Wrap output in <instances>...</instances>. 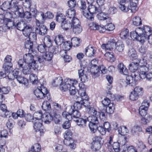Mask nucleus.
<instances>
[{
	"label": "nucleus",
	"mask_w": 152,
	"mask_h": 152,
	"mask_svg": "<svg viewBox=\"0 0 152 152\" xmlns=\"http://www.w3.org/2000/svg\"><path fill=\"white\" fill-rule=\"evenodd\" d=\"M19 67L25 75L30 74L31 70L37 68L36 61L33 54L29 52L23 56V60L20 59L18 62Z\"/></svg>",
	"instance_id": "obj_1"
},
{
	"label": "nucleus",
	"mask_w": 152,
	"mask_h": 152,
	"mask_svg": "<svg viewBox=\"0 0 152 152\" xmlns=\"http://www.w3.org/2000/svg\"><path fill=\"white\" fill-rule=\"evenodd\" d=\"M151 31V27L148 26H144L142 28L138 27L135 29V31L130 33V37L133 40H137L143 43L147 40L148 35L147 31Z\"/></svg>",
	"instance_id": "obj_2"
},
{
	"label": "nucleus",
	"mask_w": 152,
	"mask_h": 152,
	"mask_svg": "<svg viewBox=\"0 0 152 152\" xmlns=\"http://www.w3.org/2000/svg\"><path fill=\"white\" fill-rule=\"evenodd\" d=\"M146 73H143L139 72V75H136L135 73H133L131 76H128L126 77V81L123 80L122 82L123 83V85L126 86L129 85L131 86H133L135 84L136 82L140 78L144 79L146 77Z\"/></svg>",
	"instance_id": "obj_3"
},
{
	"label": "nucleus",
	"mask_w": 152,
	"mask_h": 152,
	"mask_svg": "<svg viewBox=\"0 0 152 152\" xmlns=\"http://www.w3.org/2000/svg\"><path fill=\"white\" fill-rule=\"evenodd\" d=\"M137 0H130L124 4L119 5L120 10L124 12H126L130 10L132 12H135L138 9L137 3Z\"/></svg>",
	"instance_id": "obj_4"
},
{
	"label": "nucleus",
	"mask_w": 152,
	"mask_h": 152,
	"mask_svg": "<svg viewBox=\"0 0 152 152\" xmlns=\"http://www.w3.org/2000/svg\"><path fill=\"white\" fill-rule=\"evenodd\" d=\"M101 11V8H97L94 5L91 4L88 7L87 10L83 11V14L85 17L88 20L93 21L94 19L93 14L96 13Z\"/></svg>",
	"instance_id": "obj_5"
},
{
	"label": "nucleus",
	"mask_w": 152,
	"mask_h": 152,
	"mask_svg": "<svg viewBox=\"0 0 152 152\" xmlns=\"http://www.w3.org/2000/svg\"><path fill=\"white\" fill-rule=\"evenodd\" d=\"M98 116H90L87 118V121H89L88 126L91 131L95 133L97 130V125L99 124Z\"/></svg>",
	"instance_id": "obj_6"
},
{
	"label": "nucleus",
	"mask_w": 152,
	"mask_h": 152,
	"mask_svg": "<svg viewBox=\"0 0 152 152\" xmlns=\"http://www.w3.org/2000/svg\"><path fill=\"white\" fill-rule=\"evenodd\" d=\"M48 51L46 52L44 55V57L45 61H50L53 57L54 54H56L59 51V49L58 46L56 47L51 46L49 47Z\"/></svg>",
	"instance_id": "obj_7"
},
{
	"label": "nucleus",
	"mask_w": 152,
	"mask_h": 152,
	"mask_svg": "<svg viewBox=\"0 0 152 152\" xmlns=\"http://www.w3.org/2000/svg\"><path fill=\"white\" fill-rule=\"evenodd\" d=\"M78 81L75 79H71L69 78L66 79L64 80V82L60 84V89L64 91H67L71 86V85L73 84H76Z\"/></svg>",
	"instance_id": "obj_8"
},
{
	"label": "nucleus",
	"mask_w": 152,
	"mask_h": 152,
	"mask_svg": "<svg viewBox=\"0 0 152 152\" xmlns=\"http://www.w3.org/2000/svg\"><path fill=\"white\" fill-rule=\"evenodd\" d=\"M12 4L11 5L10 10L11 12H15V14L18 17H22L23 15L22 14L23 9L20 6H18V3H16L15 0H12Z\"/></svg>",
	"instance_id": "obj_9"
},
{
	"label": "nucleus",
	"mask_w": 152,
	"mask_h": 152,
	"mask_svg": "<svg viewBox=\"0 0 152 152\" xmlns=\"http://www.w3.org/2000/svg\"><path fill=\"white\" fill-rule=\"evenodd\" d=\"M39 88L36 89L34 91V93L37 97L39 99H42L45 97V94L47 92V89L45 88L43 85L41 87H39Z\"/></svg>",
	"instance_id": "obj_10"
},
{
	"label": "nucleus",
	"mask_w": 152,
	"mask_h": 152,
	"mask_svg": "<svg viewBox=\"0 0 152 152\" xmlns=\"http://www.w3.org/2000/svg\"><path fill=\"white\" fill-rule=\"evenodd\" d=\"M79 90L78 94L80 95V97L78 96V98L81 99L82 101H87L88 99V97L86 93V88L84 85L81 84L79 85Z\"/></svg>",
	"instance_id": "obj_11"
},
{
	"label": "nucleus",
	"mask_w": 152,
	"mask_h": 152,
	"mask_svg": "<svg viewBox=\"0 0 152 152\" xmlns=\"http://www.w3.org/2000/svg\"><path fill=\"white\" fill-rule=\"evenodd\" d=\"M66 111L62 113V115L63 117L68 120H71L72 118L71 114L72 113L75 109L73 108L71 105H68L66 108Z\"/></svg>",
	"instance_id": "obj_12"
},
{
	"label": "nucleus",
	"mask_w": 152,
	"mask_h": 152,
	"mask_svg": "<svg viewBox=\"0 0 152 152\" xmlns=\"http://www.w3.org/2000/svg\"><path fill=\"white\" fill-rule=\"evenodd\" d=\"M42 122L41 120H36L33 126L35 131L37 132H39L41 134L43 133V127L42 126Z\"/></svg>",
	"instance_id": "obj_13"
},
{
	"label": "nucleus",
	"mask_w": 152,
	"mask_h": 152,
	"mask_svg": "<svg viewBox=\"0 0 152 152\" xmlns=\"http://www.w3.org/2000/svg\"><path fill=\"white\" fill-rule=\"evenodd\" d=\"M85 54L86 56L89 57L95 56L97 49L96 48L91 45H89L85 48Z\"/></svg>",
	"instance_id": "obj_14"
},
{
	"label": "nucleus",
	"mask_w": 152,
	"mask_h": 152,
	"mask_svg": "<svg viewBox=\"0 0 152 152\" xmlns=\"http://www.w3.org/2000/svg\"><path fill=\"white\" fill-rule=\"evenodd\" d=\"M48 29L46 27L43 25H39L35 29L36 32L42 36L45 35L47 33Z\"/></svg>",
	"instance_id": "obj_15"
},
{
	"label": "nucleus",
	"mask_w": 152,
	"mask_h": 152,
	"mask_svg": "<svg viewBox=\"0 0 152 152\" xmlns=\"http://www.w3.org/2000/svg\"><path fill=\"white\" fill-rule=\"evenodd\" d=\"M96 15L97 18L100 20H107V21H109L111 22L112 20L110 18L108 17L107 14L104 12H102L101 9V11L99 12H98Z\"/></svg>",
	"instance_id": "obj_16"
},
{
	"label": "nucleus",
	"mask_w": 152,
	"mask_h": 152,
	"mask_svg": "<svg viewBox=\"0 0 152 152\" xmlns=\"http://www.w3.org/2000/svg\"><path fill=\"white\" fill-rule=\"evenodd\" d=\"M132 134L135 136H140L142 133V129L138 126H134L131 130Z\"/></svg>",
	"instance_id": "obj_17"
},
{
	"label": "nucleus",
	"mask_w": 152,
	"mask_h": 152,
	"mask_svg": "<svg viewBox=\"0 0 152 152\" xmlns=\"http://www.w3.org/2000/svg\"><path fill=\"white\" fill-rule=\"evenodd\" d=\"M140 59H137L136 62H133L129 64V69L131 72H134L138 68L139 63L140 62Z\"/></svg>",
	"instance_id": "obj_18"
},
{
	"label": "nucleus",
	"mask_w": 152,
	"mask_h": 152,
	"mask_svg": "<svg viewBox=\"0 0 152 152\" xmlns=\"http://www.w3.org/2000/svg\"><path fill=\"white\" fill-rule=\"evenodd\" d=\"M115 45V42L112 41L108 42L106 44H103L101 46V47L103 49L112 51L113 49V47Z\"/></svg>",
	"instance_id": "obj_19"
},
{
	"label": "nucleus",
	"mask_w": 152,
	"mask_h": 152,
	"mask_svg": "<svg viewBox=\"0 0 152 152\" xmlns=\"http://www.w3.org/2000/svg\"><path fill=\"white\" fill-rule=\"evenodd\" d=\"M32 28L31 26L26 25L23 31V35L26 37H28L30 39V34L32 32Z\"/></svg>",
	"instance_id": "obj_20"
},
{
	"label": "nucleus",
	"mask_w": 152,
	"mask_h": 152,
	"mask_svg": "<svg viewBox=\"0 0 152 152\" xmlns=\"http://www.w3.org/2000/svg\"><path fill=\"white\" fill-rule=\"evenodd\" d=\"M74 121H75L77 125L80 127H85L87 121L86 119H84L80 118H75V119L74 120Z\"/></svg>",
	"instance_id": "obj_21"
},
{
	"label": "nucleus",
	"mask_w": 152,
	"mask_h": 152,
	"mask_svg": "<svg viewBox=\"0 0 152 152\" xmlns=\"http://www.w3.org/2000/svg\"><path fill=\"white\" fill-rule=\"evenodd\" d=\"M54 115V114L53 113L52 111H51L48 115L44 114V116H45V117L44 118L43 120L42 121H44V122L45 124H49L51 121L53 120V117Z\"/></svg>",
	"instance_id": "obj_22"
},
{
	"label": "nucleus",
	"mask_w": 152,
	"mask_h": 152,
	"mask_svg": "<svg viewBox=\"0 0 152 152\" xmlns=\"http://www.w3.org/2000/svg\"><path fill=\"white\" fill-rule=\"evenodd\" d=\"M115 50L119 52H122L124 48V45L123 43L120 41L117 42L115 44Z\"/></svg>",
	"instance_id": "obj_23"
},
{
	"label": "nucleus",
	"mask_w": 152,
	"mask_h": 152,
	"mask_svg": "<svg viewBox=\"0 0 152 152\" xmlns=\"http://www.w3.org/2000/svg\"><path fill=\"white\" fill-rule=\"evenodd\" d=\"M12 1H6L4 2L0 6L1 9L4 11H7L8 10H10V6L11 5Z\"/></svg>",
	"instance_id": "obj_24"
},
{
	"label": "nucleus",
	"mask_w": 152,
	"mask_h": 152,
	"mask_svg": "<svg viewBox=\"0 0 152 152\" xmlns=\"http://www.w3.org/2000/svg\"><path fill=\"white\" fill-rule=\"evenodd\" d=\"M129 35V30L126 28L122 29L120 34V37L123 39H127Z\"/></svg>",
	"instance_id": "obj_25"
},
{
	"label": "nucleus",
	"mask_w": 152,
	"mask_h": 152,
	"mask_svg": "<svg viewBox=\"0 0 152 152\" xmlns=\"http://www.w3.org/2000/svg\"><path fill=\"white\" fill-rule=\"evenodd\" d=\"M128 55L130 58L133 60L137 59L136 52L134 49L131 48L129 49Z\"/></svg>",
	"instance_id": "obj_26"
},
{
	"label": "nucleus",
	"mask_w": 152,
	"mask_h": 152,
	"mask_svg": "<svg viewBox=\"0 0 152 152\" xmlns=\"http://www.w3.org/2000/svg\"><path fill=\"white\" fill-rule=\"evenodd\" d=\"M61 26L63 29L66 30L72 27L70 21L68 20L67 21L65 20L62 22L61 24Z\"/></svg>",
	"instance_id": "obj_27"
},
{
	"label": "nucleus",
	"mask_w": 152,
	"mask_h": 152,
	"mask_svg": "<svg viewBox=\"0 0 152 152\" xmlns=\"http://www.w3.org/2000/svg\"><path fill=\"white\" fill-rule=\"evenodd\" d=\"M75 15V11L74 8L68 9L66 11V16L69 19L74 18Z\"/></svg>",
	"instance_id": "obj_28"
},
{
	"label": "nucleus",
	"mask_w": 152,
	"mask_h": 152,
	"mask_svg": "<svg viewBox=\"0 0 152 152\" xmlns=\"http://www.w3.org/2000/svg\"><path fill=\"white\" fill-rule=\"evenodd\" d=\"M20 72L14 70L13 71L12 73H10L8 75V77L10 80H13L15 78H16L17 77L20 76L19 74Z\"/></svg>",
	"instance_id": "obj_29"
},
{
	"label": "nucleus",
	"mask_w": 152,
	"mask_h": 152,
	"mask_svg": "<svg viewBox=\"0 0 152 152\" xmlns=\"http://www.w3.org/2000/svg\"><path fill=\"white\" fill-rule=\"evenodd\" d=\"M16 79L18 81L20 84H23L25 86H27L28 81L27 79L24 77L20 75L17 77Z\"/></svg>",
	"instance_id": "obj_30"
},
{
	"label": "nucleus",
	"mask_w": 152,
	"mask_h": 152,
	"mask_svg": "<svg viewBox=\"0 0 152 152\" xmlns=\"http://www.w3.org/2000/svg\"><path fill=\"white\" fill-rule=\"evenodd\" d=\"M118 67L120 73H124L123 70V69H124V75H127L128 74L127 69L122 63H119L118 65Z\"/></svg>",
	"instance_id": "obj_31"
},
{
	"label": "nucleus",
	"mask_w": 152,
	"mask_h": 152,
	"mask_svg": "<svg viewBox=\"0 0 152 152\" xmlns=\"http://www.w3.org/2000/svg\"><path fill=\"white\" fill-rule=\"evenodd\" d=\"M114 104L113 103H111L106 107L105 111L107 114H111L114 112Z\"/></svg>",
	"instance_id": "obj_32"
},
{
	"label": "nucleus",
	"mask_w": 152,
	"mask_h": 152,
	"mask_svg": "<svg viewBox=\"0 0 152 152\" xmlns=\"http://www.w3.org/2000/svg\"><path fill=\"white\" fill-rule=\"evenodd\" d=\"M85 102L81 101L80 102L77 101L74 103L73 107L75 110H79L81 109L83 105H84Z\"/></svg>",
	"instance_id": "obj_33"
},
{
	"label": "nucleus",
	"mask_w": 152,
	"mask_h": 152,
	"mask_svg": "<svg viewBox=\"0 0 152 152\" xmlns=\"http://www.w3.org/2000/svg\"><path fill=\"white\" fill-rule=\"evenodd\" d=\"M105 58L108 61L113 62L115 60V58L113 54L111 53L107 52L104 55Z\"/></svg>",
	"instance_id": "obj_34"
},
{
	"label": "nucleus",
	"mask_w": 152,
	"mask_h": 152,
	"mask_svg": "<svg viewBox=\"0 0 152 152\" xmlns=\"http://www.w3.org/2000/svg\"><path fill=\"white\" fill-rule=\"evenodd\" d=\"M54 41L56 45H60L64 42V39L62 35H58L55 37Z\"/></svg>",
	"instance_id": "obj_35"
},
{
	"label": "nucleus",
	"mask_w": 152,
	"mask_h": 152,
	"mask_svg": "<svg viewBox=\"0 0 152 152\" xmlns=\"http://www.w3.org/2000/svg\"><path fill=\"white\" fill-rule=\"evenodd\" d=\"M133 24L135 26H138L142 24V21L140 18L138 16L134 17L132 19Z\"/></svg>",
	"instance_id": "obj_36"
},
{
	"label": "nucleus",
	"mask_w": 152,
	"mask_h": 152,
	"mask_svg": "<svg viewBox=\"0 0 152 152\" xmlns=\"http://www.w3.org/2000/svg\"><path fill=\"white\" fill-rule=\"evenodd\" d=\"M53 113L54 114L53 117V119L54 120L55 123L56 124H59L61 120L60 115L56 112H53Z\"/></svg>",
	"instance_id": "obj_37"
},
{
	"label": "nucleus",
	"mask_w": 152,
	"mask_h": 152,
	"mask_svg": "<svg viewBox=\"0 0 152 152\" xmlns=\"http://www.w3.org/2000/svg\"><path fill=\"white\" fill-rule=\"evenodd\" d=\"M49 47L44 44H41L39 45L37 49L38 51L40 53H43L45 52L48 49H49Z\"/></svg>",
	"instance_id": "obj_38"
},
{
	"label": "nucleus",
	"mask_w": 152,
	"mask_h": 152,
	"mask_svg": "<svg viewBox=\"0 0 152 152\" xmlns=\"http://www.w3.org/2000/svg\"><path fill=\"white\" fill-rule=\"evenodd\" d=\"M73 32L75 34H77L80 33L82 31L83 29L82 26L79 25L72 27Z\"/></svg>",
	"instance_id": "obj_39"
},
{
	"label": "nucleus",
	"mask_w": 152,
	"mask_h": 152,
	"mask_svg": "<svg viewBox=\"0 0 152 152\" xmlns=\"http://www.w3.org/2000/svg\"><path fill=\"white\" fill-rule=\"evenodd\" d=\"M63 81V80L61 77H59L56 78L54 80H53L52 85L54 87L57 86L59 85H60Z\"/></svg>",
	"instance_id": "obj_40"
},
{
	"label": "nucleus",
	"mask_w": 152,
	"mask_h": 152,
	"mask_svg": "<svg viewBox=\"0 0 152 152\" xmlns=\"http://www.w3.org/2000/svg\"><path fill=\"white\" fill-rule=\"evenodd\" d=\"M12 63L7 64L4 63L3 66V68L4 69L6 73L10 72V71L12 70Z\"/></svg>",
	"instance_id": "obj_41"
},
{
	"label": "nucleus",
	"mask_w": 152,
	"mask_h": 152,
	"mask_svg": "<svg viewBox=\"0 0 152 152\" xmlns=\"http://www.w3.org/2000/svg\"><path fill=\"white\" fill-rule=\"evenodd\" d=\"M43 42L44 44L47 46H49V47H50V46L52 45V41L49 36H47L45 37Z\"/></svg>",
	"instance_id": "obj_42"
},
{
	"label": "nucleus",
	"mask_w": 152,
	"mask_h": 152,
	"mask_svg": "<svg viewBox=\"0 0 152 152\" xmlns=\"http://www.w3.org/2000/svg\"><path fill=\"white\" fill-rule=\"evenodd\" d=\"M29 79L30 81L33 84H36L38 83L37 77L34 74H31L30 75Z\"/></svg>",
	"instance_id": "obj_43"
},
{
	"label": "nucleus",
	"mask_w": 152,
	"mask_h": 152,
	"mask_svg": "<svg viewBox=\"0 0 152 152\" xmlns=\"http://www.w3.org/2000/svg\"><path fill=\"white\" fill-rule=\"evenodd\" d=\"M42 107L43 110L45 111H48L50 109L51 105L49 102L45 101L43 102Z\"/></svg>",
	"instance_id": "obj_44"
},
{
	"label": "nucleus",
	"mask_w": 152,
	"mask_h": 152,
	"mask_svg": "<svg viewBox=\"0 0 152 152\" xmlns=\"http://www.w3.org/2000/svg\"><path fill=\"white\" fill-rule=\"evenodd\" d=\"M61 56L63 57L64 61L66 62H69L71 60V57L66 55V51H61Z\"/></svg>",
	"instance_id": "obj_45"
},
{
	"label": "nucleus",
	"mask_w": 152,
	"mask_h": 152,
	"mask_svg": "<svg viewBox=\"0 0 152 152\" xmlns=\"http://www.w3.org/2000/svg\"><path fill=\"white\" fill-rule=\"evenodd\" d=\"M80 39L77 37H74L71 39V43L72 45L74 47L77 46L80 44Z\"/></svg>",
	"instance_id": "obj_46"
},
{
	"label": "nucleus",
	"mask_w": 152,
	"mask_h": 152,
	"mask_svg": "<svg viewBox=\"0 0 152 152\" xmlns=\"http://www.w3.org/2000/svg\"><path fill=\"white\" fill-rule=\"evenodd\" d=\"M31 149L33 152H39L41 150V146L39 144H35L31 146Z\"/></svg>",
	"instance_id": "obj_47"
},
{
	"label": "nucleus",
	"mask_w": 152,
	"mask_h": 152,
	"mask_svg": "<svg viewBox=\"0 0 152 152\" xmlns=\"http://www.w3.org/2000/svg\"><path fill=\"white\" fill-rule=\"evenodd\" d=\"M34 117L36 119V120H41L42 116H44L43 113L41 111H39L35 112L33 114Z\"/></svg>",
	"instance_id": "obj_48"
},
{
	"label": "nucleus",
	"mask_w": 152,
	"mask_h": 152,
	"mask_svg": "<svg viewBox=\"0 0 152 152\" xmlns=\"http://www.w3.org/2000/svg\"><path fill=\"white\" fill-rule=\"evenodd\" d=\"M142 61H143L144 65L146 64L147 67L148 69V71L150 72H152V64L147 62V61L145 60V57H144Z\"/></svg>",
	"instance_id": "obj_49"
},
{
	"label": "nucleus",
	"mask_w": 152,
	"mask_h": 152,
	"mask_svg": "<svg viewBox=\"0 0 152 152\" xmlns=\"http://www.w3.org/2000/svg\"><path fill=\"white\" fill-rule=\"evenodd\" d=\"M5 24L7 29H12L15 28L16 26L14 23L10 20H8V21Z\"/></svg>",
	"instance_id": "obj_50"
},
{
	"label": "nucleus",
	"mask_w": 152,
	"mask_h": 152,
	"mask_svg": "<svg viewBox=\"0 0 152 152\" xmlns=\"http://www.w3.org/2000/svg\"><path fill=\"white\" fill-rule=\"evenodd\" d=\"M65 16L62 14H58L56 16V21L61 23L65 20Z\"/></svg>",
	"instance_id": "obj_51"
},
{
	"label": "nucleus",
	"mask_w": 152,
	"mask_h": 152,
	"mask_svg": "<svg viewBox=\"0 0 152 152\" xmlns=\"http://www.w3.org/2000/svg\"><path fill=\"white\" fill-rule=\"evenodd\" d=\"M148 108L147 107L144 108L143 107H140L139 109V113L140 115L142 117L145 116L147 114V111Z\"/></svg>",
	"instance_id": "obj_52"
},
{
	"label": "nucleus",
	"mask_w": 152,
	"mask_h": 152,
	"mask_svg": "<svg viewBox=\"0 0 152 152\" xmlns=\"http://www.w3.org/2000/svg\"><path fill=\"white\" fill-rule=\"evenodd\" d=\"M71 47V45L69 41H66L64 42L62 46L63 48L64 49L63 51H66L67 50H69Z\"/></svg>",
	"instance_id": "obj_53"
},
{
	"label": "nucleus",
	"mask_w": 152,
	"mask_h": 152,
	"mask_svg": "<svg viewBox=\"0 0 152 152\" xmlns=\"http://www.w3.org/2000/svg\"><path fill=\"white\" fill-rule=\"evenodd\" d=\"M88 113L91 115V116H98L99 112H97L96 110L93 107H90L88 108Z\"/></svg>",
	"instance_id": "obj_54"
},
{
	"label": "nucleus",
	"mask_w": 152,
	"mask_h": 152,
	"mask_svg": "<svg viewBox=\"0 0 152 152\" xmlns=\"http://www.w3.org/2000/svg\"><path fill=\"white\" fill-rule=\"evenodd\" d=\"M14 125L15 122L12 119H9L6 123L7 127L10 129H12Z\"/></svg>",
	"instance_id": "obj_55"
},
{
	"label": "nucleus",
	"mask_w": 152,
	"mask_h": 152,
	"mask_svg": "<svg viewBox=\"0 0 152 152\" xmlns=\"http://www.w3.org/2000/svg\"><path fill=\"white\" fill-rule=\"evenodd\" d=\"M22 14L23 15V17H20V18H22L24 17V18L29 19V20H30V19L32 18V14L31 12H28L27 11L24 14H23V10L22 9Z\"/></svg>",
	"instance_id": "obj_56"
},
{
	"label": "nucleus",
	"mask_w": 152,
	"mask_h": 152,
	"mask_svg": "<svg viewBox=\"0 0 152 152\" xmlns=\"http://www.w3.org/2000/svg\"><path fill=\"white\" fill-rule=\"evenodd\" d=\"M151 118V116L150 115H148L146 118L142 117L141 119V123L143 124H146Z\"/></svg>",
	"instance_id": "obj_57"
},
{
	"label": "nucleus",
	"mask_w": 152,
	"mask_h": 152,
	"mask_svg": "<svg viewBox=\"0 0 152 152\" xmlns=\"http://www.w3.org/2000/svg\"><path fill=\"white\" fill-rule=\"evenodd\" d=\"M100 143L94 141L92 142V145L91 146V148L93 150H94L95 151H97V149L100 148Z\"/></svg>",
	"instance_id": "obj_58"
},
{
	"label": "nucleus",
	"mask_w": 152,
	"mask_h": 152,
	"mask_svg": "<svg viewBox=\"0 0 152 152\" xmlns=\"http://www.w3.org/2000/svg\"><path fill=\"white\" fill-rule=\"evenodd\" d=\"M73 116L72 118L74 120L75 118H78L80 117V113L77 110H75L71 114Z\"/></svg>",
	"instance_id": "obj_59"
},
{
	"label": "nucleus",
	"mask_w": 152,
	"mask_h": 152,
	"mask_svg": "<svg viewBox=\"0 0 152 152\" xmlns=\"http://www.w3.org/2000/svg\"><path fill=\"white\" fill-rule=\"evenodd\" d=\"M71 24L72 25V27L73 26H77L79 25H80V22L79 20L77 18H76L74 17V18H72V19L71 20V21L70 22Z\"/></svg>",
	"instance_id": "obj_60"
},
{
	"label": "nucleus",
	"mask_w": 152,
	"mask_h": 152,
	"mask_svg": "<svg viewBox=\"0 0 152 152\" xmlns=\"http://www.w3.org/2000/svg\"><path fill=\"white\" fill-rule=\"evenodd\" d=\"M33 46V42L30 40H27L25 43V47L26 48L29 50L32 48Z\"/></svg>",
	"instance_id": "obj_61"
},
{
	"label": "nucleus",
	"mask_w": 152,
	"mask_h": 152,
	"mask_svg": "<svg viewBox=\"0 0 152 152\" xmlns=\"http://www.w3.org/2000/svg\"><path fill=\"white\" fill-rule=\"evenodd\" d=\"M113 148L115 152H119L120 150L119 143L114 142L112 145Z\"/></svg>",
	"instance_id": "obj_62"
},
{
	"label": "nucleus",
	"mask_w": 152,
	"mask_h": 152,
	"mask_svg": "<svg viewBox=\"0 0 152 152\" xmlns=\"http://www.w3.org/2000/svg\"><path fill=\"white\" fill-rule=\"evenodd\" d=\"M133 91L136 94H137L138 96L141 95L143 93L142 88L139 86L135 87Z\"/></svg>",
	"instance_id": "obj_63"
},
{
	"label": "nucleus",
	"mask_w": 152,
	"mask_h": 152,
	"mask_svg": "<svg viewBox=\"0 0 152 152\" xmlns=\"http://www.w3.org/2000/svg\"><path fill=\"white\" fill-rule=\"evenodd\" d=\"M75 85V84L72 85H71V86H70V88H69L68 89L69 94L71 95H74L76 93V90L74 86Z\"/></svg>",
	"instance_id": "obj_64"
}]
</instances>
